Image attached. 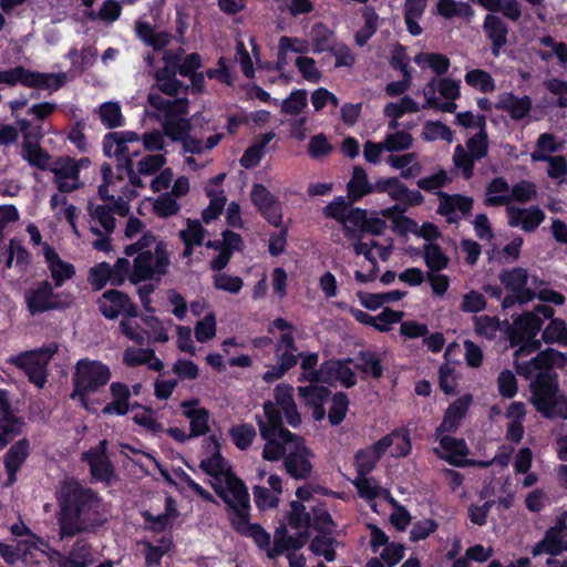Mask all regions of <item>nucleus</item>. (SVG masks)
<instances>
[{
  "instance_id": "f257e3e1",
  "label": "nucleus",
  "mask_w": 567,
  "mask_h": 567,
  "mask_svg": "<svg viewBox=\"0 0 567 567\" xmlns=\"http://www.w3.org/2000/svg\"><path fill=\"white\" fill-rule=\"evenodd\" d=\"M59 538L65 540L79 534L96 533L107 523L102 496L75 480L65 481L56 491Z\"/></svg>"
},
{
  "instance_id": "f03ea898",
  "label": "nucleus",
  "mask_w": 567,
  "mask_h": 567,
  "mask_svg": "<svg viewBox=\"0 0 567 567\" xmlns=\"http://www.w3.org/2000/svg\"><path fill=\"white\" fill-rule=\"evenodd\" d=\"M216 495L225 503L231 528L240 536L251 538L268 555L270 534L258 523L250 522V496L245 482L234 473L226 476V486L213 484Z\"/></svg>"
},
{
  "instance_id": "7ed1b4c3",
  "label": "nucleus",
  "mask_w": 567,
  "mask_h": 567,
  "mask_svg": "<svg viewBox=\"0 0 567 567\" xmlns=\"http://www.w3.org/2000/svg\"><path fill=\"white\" fill-rule=\"evenodd\" d=\"M136 243L141 252L133 260L128 280L137 285L156 278L159 282L171 266L167 243L152 231H145Z\"/></svg>"
},
{
  "instance_id": "20e7f679",
  "label": "nucleus",
  "mask_w": 567,
  "mask_h": 567,
  "mask_svg": "<svg viewBox=\"0 0 567 567\" xmlns=\"http://www.w3.org/2000/svg\"><path fill=\"white\" fill-rule=\"evenodd\" d=\"M262 410L264 416H255L260 436L266 441L262 458L276 462L287 455L286 444H295L296 441H301V436L284 426L280 409H277L272 401H265Z\"/></svg>"
},
{
  "instance_id": "39448f33",
  "label": "nucleus",
  "mask_w": 567,
  "mask_h": 567,
  "mask_svg": "<svg viewBox=\"0 0 567 567\" xmlns=\"http://www.w3.org/2000/svg\"><path fill=\"white\" fill-rule=\"evenodd\" d=\"M112 372L107 364L89 358L80 359L72 373V391L70 399L76 401L81 408L91 411L89 396L99 392L111 380Z\"/></svg>"
},
{
  "instance_id": "423d86ee",
  "label": "nucleus",
  "mask_w": 567,
  "mask_h": 567,
  "mask_svg": "<svg viewBox=\"0 0 567 567\" xmlns=\"http://www.w3.org/2000/svg\"><path fill=\"white\" fill-rule=\"evenodd\" d=\"M516 372L525 379L535 377L529 384L532 396L542 393L549 394L557 390L559 383L558 373L554 370L551 351L549 348L538 351V353L528 361L516 363Z\"/></svg>"
},
{
  "instance_id": "0eeeda50",
  "label": "nucleus",
  "mask_w": 567,
  "mask_h": 567,
  "mask_svg": "<svg viewBox=\"0 0 567 567\" xmlns=\"http://www.w3.org/2000/svg\"><path fill=\"white\" fill-rule=\"evenodd\" d=\"M49 279L38 281L24 293L27 310L31 316L49 311H64L72 305V296L65 291L56 292Z\"/></svg>"
},
{
  "instance_id": "6e6552de",
  "label": "nucleus",
  "mask_w": 567,
  "mask_h": 567,
  "mask_svg": "<svg viewBox=\"0 0 567 567\" xmlns=\"http://www.w3.org/2000/svg\"><path fill=\"white\" fill-rule=\"evenodd\" d=\"M58 351V344L52 342L39 349L23 351L10 357L7 362L23 371L30 383L43 389L48 382V365Z\"/></svg>"
},
{
  "instance_id": "1a4fd4ad",
  "label": "nucleus",
  "mask_w": 567,
  "mask_h": 567,
  "mask_svg": "<svg viewBox=\"0 0 567 567\" xmlns=\"http://www.w3.org/2000/svg\"><path fill=\"white\" fill-rule=\"evenodd\" d=\"M250 199L257 212L269 225L281 227L284 220L282 203L265 185L254 184L250 190Z\"/></svg>"
},
{
  "instance_id": "9d476101",
  "label": "nucleus",
  "mask_w": 567,
  "mask_h": 567,
  "mask_svg": "<svg viewBox=\"0 0 567 567\" xmlns=\"http://www.w3.org/2000/svg\"><path fill=\"white\" fill-rule=\"evenodd\" d=\"M82 461L90 466V474L93 481L110 484L114 476V466L107 456V440L85 451Z\"/></svg>"
},
{
  "instance_id": "9b49d317",
  "label": "nucleus",
  "mask_w": 567,
  "mask_h": 567,
  "mask_svg": "<svg viewBox=\"0 0 567 567\" xmlns=\"http://www.w3.org/2000/svg\"><path fill=\"white\" fill-rule=\"evenodd\" d=\"M100 312L110 320L116 319L120 315L127 318L137 317V307L133 303L127 293L117 289H110L103 292L99 299Z\"/></svg>"
},
{
  "instance_id": "f8f14e48",
  "label": "nucleus",
  "mask_w": 567,
  "mask_h": 567,
  "mask_svg": "<svg viewBox=\"0 0 567 567\" xmlns=\"http://www.w3.org/2000/svg\"><path fill=\"white\" fill-rule=\"evenodd\" d=\"M439 207L436 213L446 218L449 224H457L461 219L457 212L463 216L471 214L473 209L474 200L470 196L462 194H447L445 192H439Z\"/></svg>"
},
{
  "instance_id": "ddd939ff",
  "label": "nucleus",
  "mask_w": 567,
  "mask_h": 567,
  "mask_svg": "<svg viewBox=\"0 0 567 567\" xmlns=\"http://www.w3.org/2000/svg\"><path fill=\"white\" fill-rule=\"evenodd\" d=\"M530 402L545 419L560 417L567 420V395L560 391L559 383H557V390L553 393H538L530 398Z\"/></svg>"
},
{
  "instance_id": "4468645a",
  "label": "nucleus",
  "mask_w": 567,
  "mask_h": 567,
  "mask_svg": "<svg viewBox=\"0 0 567 567\" xmlns=\"http://www.w3.org/2000/svg\"><path fill=\"white\" fill-rule=\"evenodd\" d=\"M293 451L288 453L284 458L286 472L295 480H306L312 472V464L309 460L311 451L306 446L305 440L296 441Z\"/></svg>"
},
{
  "instance_id": "2eb2a0df",
  "label": "nucleus",
  "mask_w": 567,
  "mask_h": 567,
  "mask_svg": "<svg viewBox=\"0 0 567 567\" xmlns=\"http://www.w3.org/2000/svg\"><path fill=\"white\" fill-rule=\"evenodd\" d=\"M43 256L52 278L51 284L55 288L63 287L68 280H71L75 276V266L63 260L56 250L47 243L43 244Z\"/></svg>"
},
{
  "instance_id": "dca6fc26",
  "label": "nucleus",
  "mask_w": 567,
  "mask_h": 567,
  "mask_svg": "<svg viewBox=\"0 0 567 567\" xmlns=\"http://www.w3.org/2000/svg\"><path fill=\"white\" fill-rule=\"evenodd\" d=\"M440 436V447L444 453H439L436 449L434 451L441 460L455 467H465L472 464V461L466 458L470 454V449L464 439L444 434Z\"/></svg>"
},
{
  "instance_id": "f3484780",
  "label": "nucleus",
  "mask_w": 567,
  "mask_h": 567,
  "mask_svg": "<svg viewBox=\"0 0 567 567\" xmlns=\"http://www.w3.org/2000/svg\"><path fill=\"white\" fill-rule=\"evenodd\" d=\"M30 455V442L23 437L13 443L3 456V465L7 472L6 487L12 486L18 480V472Z\"/></svg>"
},
{
  "instance_id": "a211bd4d",
  "label": "nucleus",
  "mask_w": 567,
  "mask_h": 567,
  "mask_svg": "<svg viewBox=\"0 0 567 567\" xmlns=\"http://www.w3.org/2000/svg\"><path fill=\"white\" fill-rule=\"evenodd\" d=\"M543 319L536 313L525 311L513 320V326L508 331V339L513 347L526 339V337H536L543 328Z\"/></svg>"
},
{
  "instance_id": "6ab92c4d",
  "label": "nucleus",
  "mask_w": 567,
  "mask_h": 567,
  "mask_svg": "<svg viewBox=\"0 0 567 567\" xmlns=\"http://www.w3.org/2000/svg\"><path fill=\"white\" fill-rule=\"evenodd\" d=\"M508 225L511 227H520L526 233L535 231L545 219L544 210L533 205L528 208L507 206Z\"/></svg>"
},
{
  "instance_id": "aec40b11",
  "label": "nucleus",
  "mask_w": 567,
  "mask_h": 567,
  "mask_svg": "<svg viewBox=\"0 0 567 567\" xmlns=\"http://www.w3.org/2000/svg\"><path fill=\"white\" fill-rule=\"evenodd\" d=\"M471 401V395H464L452 402L446 409L443 420L435 431L436 435L455 433L461 425V421L467 413Z\"/></svg>"
},
{
  "instance_id": "412c9836",
  "label": "nucleus",
  "mask_w": 567,
  "mask_h": 567,
  "mask_svg": "<svg viewBox=\"0 0 567 567\" xmlns=\"http://www.w3.org/2000/svg\"><path fill=\"white\" fill-rule=\"evenodd\" d=\"M147 102L151 107L163 113L164 120L185 117L188 113L189 102L187 97L168 100L157 92H150L147 95Z\"/></svg>"
},
{
  "instance_id": "4be33fe9",
  "label": "nucleus",
  "mask_w": 567,
  "mask_h": 567,
  "mask_svg": "<svg viewBox=\"0 0 567 567\" xmlns=\"http://www.w3.org/2000/svg\"><path fill=\"white\" fill-rule=\"evenodd\" d=\"M537 195L536 186L529 181H520L511 188L509 195H498L496 197H488L484 199L487 207H499L508 205L512 200L525 204Z\"/></svg>"
},
{
  "instance_id": "5701e85b",
  "label": "nucleus",
  "mask_w": 567,
  "mask_h": 567,
  "mask_svg": "<svg viewBox=\"0 0 567 567\" xmlns=\"http://www.w3.org/2000/svg\"><path fill=\"white\" fill-rule=\"evenodd\" d=\"M532 106L530 96H517L513 92L502 93L495 105L497 110L506 112L514 121L525 118L532 111Z\"/></svg>"
},
{
  "instance_id": "b1692460",
  "label": "nucleus",
  "mask_w": 567,
  "mask_h": 567,
  "mask_svg": "<svg viewBox=\"0 0 567 567\" xmlns=\"http://www.w3.org/2000/svg\"><path fill=\"white\" fill-rule=\"evenodd\" d=\"M483 30L486 38L491 41L492 54L498 56L502 48L507 43V24L498 16L489 13L484 19Z\"/></svg>"
},
{
  "instance_id": "393cba45",
  "label": "nucleus",
  "mask_w": 567,
  "mask_h": 567,
  "mask_svg": "<svg viewBox=\"0 0 567 567\" xmlns=\"http://www.w3.org/2000/svg\"><path fill=\"white\" fill-rule=\"evenodd\" d=\"M110 391L113 400L102 409V413L104 415H126L131 406V390L128 385L124 382H112Z\"/></svg>"
},
{
  "instance_id": "a878e982",
  "label": "nucleus",
  "mask_w": 567,
  "mask_h": 567,
  "mask_svg": "<svg viewBox=\"0 0 567 567\" xmlns=\"http://www.w3.org/2000/svg\"><path fill=\"white\" fill-rule=\"evenodd\" d=\"M427 7V0H405L403 6L404 22L408 32L417 37L422 34L423 29L419 24V20L424 16Z\"/></svg>"
},
{
  "instance_id": "bb28decb",
  "label": "nucleus",
  "mask_w": 567,
  "mask_h": 567,
  "mask_svg": "<svg viewBox=\"0 0 567 567\" xmlns=\"http://www.w3.org/2000/svg\"><path fill=\"white\" fill-rule=\"evenodd\" d=\"M369 194H371V183L368 181L367 172L361 166H355L347 184V197L350 203H357Z\"/></svg>"
},
{
  "instance_id": "cd10ccee",
  "label": "nucleus",
  "mask_w": 567,
  "mask_h": 567,
  "mask_svg": "<svg viewBox=\"0 0 567 567\" xmlns=\"http://www.w3.org/2000/svg\"><path fill=\"white\" fill-rule=\"evenodd\" d=\"M354 368L362 374L373 379H380L383 375V364L379 354L371 350H361L357 354Z\"/></svg>"
},
{
  "instance_id": "c85d7f7f",
  "label": "nucleus",
  "mask_w": 567,
  "mask_h": 567,
  "mask_svg": "<svg viewBox=\"0 0 567 567\" xmlns=\"http://www.w3.org/2000/svg\"><path fill=\"white\" fill-rule=\"evenodd\" d=\"M66 82L65 73H42L30 70L27 87L58 91Z\"/></svg>"
},
{
  "instance_id": "c756f323",
  "label": "nucleus",
  "mask_w": 567,
  "mask_h": 567,
  "mask_svg": "<svg viewBox=\"0 0 567 567\" xmlns=\"http://www.w3.org/2000/svg\"><path fill=\"white\" fill-rule=\"evenodd\" d=\"M368 217V210L353 207L346 215V225H343V234L348 239L362 240L363 228Z\"/></svg>"
},
{
  "instance_id": "7c9ffc66",
  "label": "nucleus",
  "mask_w": 567,
  "mask_h": 567,
  "mask_svg": "<svg viewBox=\"0 0 567 567\" xmlns=\"http://www.w3.org/2000/svg\"><path fill=\"white\" fill-rule=\"evenodd\" d=\"M310 39L313 53H322L332 51L334 41V32L323 22H317L311 27Z\"/></svg>"
},
{
  "instance_id": "2f4dec72",
  "label": "nucleus",
  "mask_w": 567,
  "mask_h": 567,
  "mask_svg": "<svg viewBox=\"0 0 567 567\" xmlns=\"http://www.w3.org/2000/svg\"><path fill=\"white\" fill-rule=\"evenodd\" d=\"M183 415L189 420V436H205L210 432V413L206 408L197 410H184Z\"/></svg>"
},
{
  "instance_id": "473e14b6",
  "label": "nucleus",
  "mask_w": 567,
  "mask_h": 567,
  "mask_svg": "<svg viewBox=\"0 0 567 567\" xmlns=\"http://www.w3.org/2000/svg\"><path fill=\"white\" fill-rule=\"evenodd\" d=\"M298 363V354L292 351H284L281 354L277 353V364L267 370L262 380L267 383H272L281 379L289 370Z\"/></svg>"
},
{
  "instance_id": "72a5a7b5",
  "label": "nucleus",
  "mask_w": 567,
  "mask_h": 567,
  "mask_svg": "<svg viewBox=\"0 0 567 567\" xmlns=\"http://www.w3.org/2000/svg\"><path fill=\"white\" fill-rule=\"evenodd\" d=\"M423 258L427 272H440L447 268L450 258L436 243H427L423 246Z\"/></svg>"
},
{
  "instance_id": "f704fd0d",
  "label": "nucleus",
  "mask_w": 567,
  "mask_h": 567,
  "mask_svg": "<svg viewBox=\"0 0 567 567\" xmlns=\"http://www.w3.org/2000/svg\"><path fill=\"white\" fill-rule=\"evenodd\" d=\"M93 563L92 546L84 539H78L65 558V564L71 567H89Z\"/></svg>"
},
{
  "instance_id": "c9c22d12",
  "label": "nucleus",
  "mask_w": 567,
  "mask_h": 567,
  "mask_svg": "<svg viewBox=\"0 0 567 567\" xmlns=\"http://www.w3.org/2000/svg\"><path fill=\"white\" fill-rule=\"evenodd\" d=\"M21 155L32 167L41 171L48 168L51 158L49 153L40 146V143L34 142L31 144L29 141L22 142Z\"/></svg>"
},
{
  "instance_id": "e433bc0d",
  "label": "nucleus",
  "mask_w": 567,
  "mask_h": 567,
  "mask_svg": "<svg viewBox=\"0 0 567 567\" xmlns=\"http://www.w3.org/2000/svg\"><path fill=\"white\" fill-rule=\"evenodd\" d=\"M436 13L445 19H452L454 17L471 19L474 16V10L467 2L439 0L436 3Z\"/></svg>"
},
{
  "instance_id": "4c0bfd02",
  "label": "nucleus",
  "mask_w": 567,
  "mask_h": 567,
  "mask_svg": "<svg viewBox=\"0 0 567 567\" xmlns=\"http://www.w3.org/2000/svg\"><path fill=\"white\" fill-rule=\"evenodd\" d=\"M362 17L364 24L354 34V41L359 47H364L375 34L379 27V16L372 7H365Z\"/></svg>"
},
{
  "instance_id": "58836bf2",
  "label": "nucleus",
  "mask_w": 567,
  "mask_h": 567,
  "mask_svg": "<svg viewBox=\"0 0 567 567\" xmlns=\"http://www.w3.org/2000/svg\"><path fill=\"white\" fill-rule=\"evenodd\" d=\"M206 195L210 200L209 205L202 213V219L205 224H210L223 213L227 198L224 195L223 189L215 190L213 188H207Z\"/></svg>"
},
{
  "instance_id": "ea45409f",
  "label": "nucleus",
  "mask_w": 567,
  "mask_h": 567,
  "mask_svg": "<svg viewBox=\"0 0 567 567\" xmlns=\"http://www.w3.org/2000/svg\"><path fill=\"white\" fill-rule=\"evenodd\" d=\"M193 126L189 118H165L163 122L164 135L173 142H182L190 133Z\"/></svg>"
},
{
  "instance_id": "a19ab883",
  "label": "nucleus",
  "mask_w": 567,
  "mask_h": 567,
  "mask_svg": "<svg viewBox=\"0 0 567 567\" xmlns=\"http://www.w3.org/2000/svg\"><path fill=\"white\" fill-rule=\"evenodd\" d=\"M499 281L506 290L515 292L520 290L528 282V272L523 267H515L513 269H503L499 272Z\"/></svg>"
},
{
  "instance_id": "79ce46f5",
  "label": "nucleus",
  "mask_w": 567,
  "mask_h": 567,
  "mask_svg": "<svg viewBox=\"0 0 567 567\" xmlns=\"http://www.w3.org/2000/svg\"><path fill=\"white\" fill-rule=\"evenodd\" d=\"M256 429L250 423L234 425L229 430V436L233 443L240 451L248 450L256 439Z\"/></svg>"
},
{
  "instance_id": "37998d69",
  "label": "nucleus",
  "mask_w": 567,
  "mask_h": 567,
  "mask_svg": "<svg viewBox=\"0 0 567 567\" xmlns=\"http://www.w3.org/2000/svg\"><path fill=\"white\" fill-rule=\"evenodd\" d=\"M225 466V457L221 455V452L217 450L216 453H213L209 457L202 460L199 463V467L215 480H219L221 475L226 477L227 474L233 473L230 470L226 471ZM217 484H219V482ZM220 485L223 486L221 483ZM224 486H226V483Z\"/></svg>"
},
{
  "instance_id": "c03bdc74",
  "label": "nucleus",
  "mask_w": 567,
  "mask_h": 567,
  "mask_svg": "<svg viewBox=\"0 0 567 567\" xmlns=\"http://www.w3.org/2000/svg\"><path fill=\"white\" fill-rule=\"evenodd\" d=\"M464 80L468 86L480 90L482 93H491L495 90L493 76L482 69L467 71Z\"/></svg>"
},
{
  "instance_id": "a18cd8bd",
  "label": "nucleus",
  "mask_w": 567,
  "mask_h": 567,
  "mask_svg": "<svg viewBox=\"0 0 567 567\" xmlns=\"http://www.w3.org/2000/svg\"><path fill=\"white\" fill-rule=\"evenodd\" d=\"M328 534L316 535L310 542L309 549L317 556H322L327 561H333L337 553L333 548L336 538L327 536Z\"/></svg>"
},
{
  "instance_id": "49530a36",
  "label": "nucleus",
  "mask_w": 567,
  "mask_h": 567,
  "mask_svg": "<svg viewBox=\"0 0 567 567\" xmlns=\"http://www.w3.org/2000/svg\"><path fill=\"white\" fill-rule=\"evenodd\" d=\"M421 135L426 142L442 140L451 143L453 141V131L441 121H427Z\"/></svg>"
},
{
  "instance_id": "de8ad7c7",
  "label": "nucleus",
  "mask_w": 567,
  "mask_h": 567,
  "mask_svg": "<svg viewBox=\"0 0 567 567\" xmlns=\"http://www.w3.org/2000/svg\"><path fill=\"white\" fill-rule=\"evenodd\" d=\"M392 445L394 450L392 452L393 457H406L411 454L412 442L411 433L408 427H396L391 433Z\"/></svg>"
},
{
  "instance_id": "09e8293b",
  "label": "nucleus",
  "mask_w": 567,
  "mask_h": 567,
  "mask_svg": "<svg viewBox=\"0 0 567 567\" xmlns=\"http://www.w3.org/2000/svg\"><path fill=\"white\" fill-rule=\"evenodd\" d=\"M100 118L106 128H116L124 125L121 106L115 102H105L100 106Z\"/></svg>"
},
{
  "instance_id": "8fccbe9b",
  "label": "nucleus",
  "mask_w": 567,
  "mask_h": 567,
  "mask_svg": "<svg viewBox=\"0 0 567 567\" xmlns=\"http://www.w3.org/2000/svg\"><path fill=\"white\" fill-rule=\"evenodd\" d=\"M87 281L94 291L102 290L107 282L112 285L111 265L106 261H102L90 268Z\"/></svg>"
},
{
  "instance_id": "3c124183",
  "label": "nucleus",
  "mask_w": 567,
  "mask_h": 567,
  "mask_svg": "<svg viewBox=\"0 0 567 567\" xmlns=\"http://www.w3.org/2000/svg\"><path fill=\"white\" fill-rule=\"evenodd\" d=\"M91 218L100 224L105 234L111 235L115 229V217L110 205L89 206Z\"/></svg>"
},
{
  "instance_id": "603ef678",
  "label": "nucleus",
  "mask_w": 567,
  "mask_h": 567,
  "mask_svg": "<svg viewBox=\"0 0 567 567\" xmlns=\"http://www.w3.org/2000/svg\"><path fill=\"white\" fill-rule=\"evenodd\" d=\"M349 398L344 392H336L331 399L328 419L331 425H339L344 420L349 409Z\"/></svg>"
},
{
  "instance_id": "864d4df0",
  "label": "nucleus",
  "mask_w": 567,
  "mask_h": 567,
  "mask_svg": "<svg viewBox=\"0 0 567 567\" xmlns=\"http://www.w3.org/2000/svg\"><path fill=\"white\" fill-rule=\"evenodd\" d=\"M542 340L547 344L566 343L567 326L563 319H551L544 329Z\"/></svg>"
},
{
  "instance_id": "5fc2aeb1",
  "label": "nucleus",
  "mask_w": 567,
  "mask_h": 567,
  "mask_svg": "<svg viewBox=\"0 0 567 567\" xmlns=\"http://www.w3.org/2000/svg\"><path fill=\"white\" fill-rule=\"evenodd\" d=\"M308 94L303 89L293 90L281 103V112L288 115H298L308 103Z\"/></svg>"
},
{
  "instance_id": "6e6d98bb",
  "label": "nucleus",
  "mask_w": 567,
  "mask_h": 567,
  "mask_svg": "<svg viewBox=\"0 0 567 567\" xmlns=\"http://www.w3.org/2000/svg\"><path fill=\"white\" fill-rule=\"evenodd\" d=\"M154 349L128 347L123 352V363L128 368H136L152 361Z\"/></svg>"
},
{
  "instance_id": "4d7b16f0",
  "label": "nucleus",
  "mask_w": 567,
  "mask_h": 567,
  "mask_svg": "<svg viewBox=\"0 0 567 567\" xmlns=\"http://www.w3.org/2000/svg\"><path fill=\"white\" fill-rule=\"evenodd\" d=\"M292 536L288 534L286 525L281 523L275 530L274 545L269 548L268 558L275 559L281 556L285 551L290 550Z\"/></svg>"
},
{
  "instance_id": "13d9d810",
  "label": "nucleus",
  "mask_w": 567,
  "mask_h": 567,
  "mask_svg": "<svg viewBox=\"0 0 567 567\" xmlns=\"http://www.w3.org/2000/svg\"><path fill=\"white\" fill-rule=\"evenodd\" d=\"M298 394L305 401L306 405L310 406L317 403H324L330 396L331 391L323 385L309 384L299 386Z\"/></svg>"
},
{
  "instance_id": "bf43d9fd",
  "label": "nucleus",
  "mask_w": 567,
  "mask_h": 567,
  "mask_svg": "<svg viewBox=\"0 0 567 567\" xmlns=\"http://www.w3.org/2000/svg\"><path fill=\"white\" fill-rule=\"evenodd\" d=\"M423 61H425L439 76L444 75L451 65L450 59L445 54L437 52L420 53L415 56V63L421 64Z\"/></svg>"
},
{
  "instance_id": "052dcab7",
  "label": "nucleus",
  "mask_w": 567,
  "mask_h": 567,
  "mask_svg": "<svg viewBox=\"0 0 567 567\" xmlns=\"http://www.w3.org/2000/svg\"><path fill=\"white\" fill-rule=\"evenodd\" d=\"M534 162H547V175L553 179H560L567 175V161L565 156L539 155L534 156Z\"/></svg>"
},
{
  "instance_id": "680f3d73",
  "label": "nucleus",
  "mask_w": 567,
  "mask_h": 567,
  "mask_svg": "<svg viewBox=\"0 0 567 567\" xmlns=\"http://www.w3.org/2000/svg\"><path fill=\"white\" fill-rule=\"evenodd\" d=\"M290 513L288 515V523L290 527L308 528L311 525V514L306 511V506L299 501L290 502Z\"/></svg>"
},
{
  "instance_id": "e2e57ef3",
  "label": "nucleus",
  "mask_w": 567,
  "mask_h": 567,
  "mask_svg": "<svg viewBox=\"0 0 567 567\" xmlns=\"http://www.w3.org/2000/svg\"><path fill=\"white\" fill-rule=\"evenodd\" d=\"M179 204L171 193L161 194L154 202L153 210L161 218H168L179 212Z\"/></svg>"
},
{
  "instance_id": "0e129e2a",
  "label": "nucleus",
  "mask_w": 567,
  "mask_h": 567,
  "mask_svg": "<svg viewBox=\"0 0 567 567\" xmlns=\"http://www.w3.org/2000/svg\"><path fill=\"white\" fill-rule=\"evenodd\" d=\"M317 532L321 534H331L334 522L331 514L323 505H318L312 508L311 525Z\"/></svg>"
},
{
  "instance_id": "69168bd1",
  "label": "nucleus",
  "mask_w": 567,
  "mask_h": 567,
  "mask_svg": "<svg viewBox=\"0 0 567 567\" xmlns=\"http://www.w3.org/2000/svg\"><path fill=\"white\" fill-rule=\"evenodd\" d=\"M352 204L350 199L346 200L343 196H338L324 207L323 214L327 218L334 219L343 226L346 225V215Z\"/></svg>"
},
{
  "instance_id": "338daca9",
  "label": "nucleus",
  "mask_w": 567,
  "mask_h": 567,
  "mask_svg": "<svg viewBox=\"0 0 567 567\" xmlns=\"http://www.w3.org/2000/svg\"><path fill=\"white\" fill-rule=\"evenodd\" d=\"M413 137L405 131H398L386 134L384 138V148L388 152H401L411 148Z\"/></svg>"
},
{
  "instance_id": "774afa93",
  "label": "nucleus",
  "mask_w": 567,
  "mask_h": 567,
  "mask_svg": "<svg viewBox=\"0 0 567 567\" xmlns=\"http://www.w3.org/2000/svg\"><path fill=\"white\" fill-rule=\"evenodd\" d=\"M468 153L477 161L485 157L488 153V135L486 128H482L466 142Z\"/></svg>"
}]
</instances>
